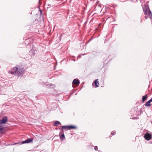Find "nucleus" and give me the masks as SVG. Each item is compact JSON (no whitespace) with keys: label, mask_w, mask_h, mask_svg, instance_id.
Here are the masks:
<instances>
[{"label":"nucleus","mask_w":152,"mask_h":152,"mask_svg":"<svg viewBox=\"0 0 152 152\" xmlns=\"http://www.w3.org/2000/svg\"><path fill=\"white\" fill-rule=\"evenodd\" d=\"M8 73L18 77H21L25 73V70L21 67L17 66L12 68L8 71Z\"/></svg>","instance_id":"f257e3e1"},{"label":"nucleus","mask_w":152,"mask_h":152,"mask_svg":"<svg viewBox=\"0 0 152 152\" xmlns=\"http://www.w3.org/2000/svg\"><path fill=\"white\" fill-rule=\"evenodd\" d=\"M34 140L33 138H31L29 139H28L26 140L20 142H19L18 143H15L13 145H15L20 143V144H24L25 143H28L32 142Z\"/></svg>","instance_id":"f03ea898"},{"label":"nucleus","mask_w":152,"mask_h":152,"mask_svg":"<svg viewBox=\"0 0 152 152\" xmlns=\"http://www.w3.org/2000/svg\"><path fill=\"white\" fill-rule=\"evenodd\" d=\"M145 15H148V18H152V14L150 10H143Z\"/></svg>","instance_id":"7ed1b4c3"},{"label":"nucleus","mask_w":152,"mask_h":152,"mask_svg":"<svg viewBox=\"0 0 152 152\" xmlns=\"http://www.w3.org/2000/svg\"><path fill=\"white\" fill-rule=\"evenodd\" d=\"M80 83L78 79H75L74 80L72 84L74 85L73 86V87H76L78 86Z\"/></svg>","instance_id":"20e7f679"},{"label":"nucleus","mask_w":152,"mask_h":152,"mask_svg":"<svg viewBox=\"0 0 152 152\" xmlns=\"http://www.w3.org/2000/svg\"><path fill=\"white\" fill-rule=\"evenodd\" d=\"M144 137L147 140H149L152 138V136L151 134L147 133L144 135Z\"/></svg>","instance_id":"39448f33"},{"label":"nucleus","mask_w":152,"mask_h":152,"mask_svg":"<svg viewBox=\"0 0 152 152\" xmlns=\"http://www.w3.org/2000/svg\"><path fill=\"white\" fill-rule=\"evenodd\" d=\"M7 122V116L4 117L2 120H0V125L1 124H5Z\"/></svg>","instance_id":"423d86ee"},{"label":"nucleus","mask_w":152,"mask_h":152,"mask_svg":"<svg viewBox=\"0 0 152 152\" xmlns=\"http://www.w3.org/2000/svg\"><path fill=\"white\" fill-rule=\"evenodd\" d=\"M59 129H60L61 130V131L59 134V135L61 133H63L64 130H69L68 126H62L61 127V128H60Z\"/></svg>","instance_id":"0eeeda50"},{"label":"nucleus","mask_w":152,"mask_h":152,"mask_svg":"<svg viewBox=\"0 0 152 152\" xmlns=\"http://www.w3.org/2000/svg\"><path fill=\"white\" fill-rule=\"evenodd\" d=\"M152 102V98L148 101V102H146L145 104V105L146 107L150 106L151 105V104L150 103Z\"/></svg>","instance_id":"6e6552de"},{"label":"nucleus","mask_w":152,"mask_h":152,"mask_svg":"<svg viewBox=\"0 0 152 152\" xmlns=\"http://www.w3.org/2000/svg\"><path fill=\"white\" fill-rule=\"evenodd\" d=\"M142 7L143 10H149L148 5L146 4H145L142 6Z\"/></svg>","instance_id":"1a4fd4ad"},{"label":"nucleus","mask_w":152,"mask_h":152,"mask_svg":"<svg viewBox=\"0 0 152 152\" xmlns=\"http://www.w3.org/2000/svg\"><path fill=\"white\" fill-rule=\"evenodd\" d=\"M148 98V95L146 94L145 96H142V102H144L145 101L147 100V99Z\"/></svg>","instance_id":"9d476101"},{"label":"nucleus","mask_w":152,"mask_h":152,"mask_svg":"<svg viewBox=\"0 0 152 152\" xmlns=\"http://www.w3.org/2000/svg\"><path fill=\"white\" fill-rule=\"evenodd\" d=\"M94 83L95 85V87H97L99 86V80L98 79H97L95 80L94 81Z\"/></svg>","instance_id":"9b49d317"},{"label":"nucleus","mask_w":152,"mask_h":152,"mask_svg":"<svg viewBox=\"0 0 152 152\" xmlns=\"http://www.w3.org/2000/svg\"><path fill=\"white\" fill-rule=\"evenodd\" d=\"M68 126L69 130L71 129H75L77 128L76 126Z\"/></svg>","instance_id":"f8f14e48"},{"label":"nucleus","mask_w":152,"mask_h":152,"mask_svg":"<svg viewBox=\"0 0 152 152\" xmlns=\"http://www.w3.org/2000/svg\"><path fill=\"white\" fill-rule=\"evenodd\" d=\"M30 53L32 56H34L35 55V50L33 49H32L29 51Z\"/></svg>","instance_id":"ddd939ff"},{"label":"nucleus","mask_w":152,"mask_h":152,"mask_svg":"<svg viewBox=\"0 0 152 152\" xmlns=\"http://www.w3.org/2000/svg\"><path fill=\"white\" fill-rule=\"evenodd\" d=\"M65 138V137L64 133H63V134L60 136V139L61 140H63Z\"/></svg>","instance_id":"4468645a"},{"label":"nucleus","mask_w":152,"mask_h":152,"mask_svg":"<svg viewBox=\"0 0 152 152\" xmlns=\"http://www.w3.org/2000/svg\"><path fill=\"white\" fill-rule=\"evenodd\" d=\"M54 124L53 125V126H57V125H61V123L59 121H56L54 122Z\"/></svg>","instance_id":"2eb2a0df"},{"label":"nucleus","mask_w":152,"mask_h":152,"mask_svg":"<svg viewBox=\"0 0 152 152\" xmlns=\"http://www.w3.org/2000/svg\"><path fill=\"white\" fill-rule=\"evenodd\" d=\"M116 134V132L115 131H113L111 132V134L110 136V137H111L112 135H115Z\"/></svg>","instance_id":"dca6fc26"},{"label":"nucleus","mask_w":152,"mask_h":152,"mask_svg":"<svg viewBox=\"0 0 152 152\" xmlns=\"http://www.w3.org/2000/svg\"><path fill=\"white\" fill-rule=\"evenodd\" d=\"M3 129V127L0 125V133L1 132Z\"/></svg>","instance_id":"f3484780"},{"label":"nucleus","mask_w":152,"mask_h":152,"mask_svg":"<svg viewBox=\"0 0 152 152\" xmlns=\"http://www.w3.org/2000/svg\"><path fill=\"white\" fill-rule=\"evenodd\" d=\"M94 149L95 150H97L98 148L97 146H95Z\"/></svg>","instance_id":"a211bd4d"},{"label":"nucleus","mask_w":152,"mask_h":152,"mask_svg":"<svg viewBox=\"0 0 152 152\" xmlns=\"http://www.w3.org/2000/svg\"><path fill=\"white\" fill-rule=\"evenodd\" d=\"M145 19H147L148 17V16H145Z\"/></svg>","instance_id":"6ab92c4d"},{"label":"nucleus","mask_w":152,"mask_h":152,"mask_svg":"<svg viewBox=\"0 0 152 152\" xmlns=\"http://www.w3.org/2000/svg\"><path fill=\"white\" fill-rule=\"evenodd\" d=\"M39 10V11L40 12V14L41 15L42 14V10Z\"/></svg>","instance_id":"aec40b11"},{"label":"nucleus","mask_w":152,"mask_h":152,"mask_svg":"<svg viewBox=\"0 0 152 152\" xmlns=\"http://www.w3.org/2000/svg\"><path fill=\"white\" fill-rule=\"evenodd\" d=\"M40 0H39V2L40 1Z\"/></svg>","instance_id":"412c9836"}]
</instances>
